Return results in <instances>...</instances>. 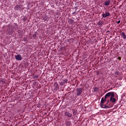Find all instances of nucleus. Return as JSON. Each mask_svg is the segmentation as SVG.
<instances>
[{"label":"nucleus","instance_id":"f257e3e1","mask_svg":"<svg viewBox=\"0 0 126 126\" xmlns=\"http://www.w3.org/2000/svg\"><path fill=\"white\" fill-rule=\"evenodd\" d=\"M114 96H115V94H113V93L109 92L105 94V100L107 99V97H111V102H112V103H115V102H116V99L115 98H114Z\"/></svg>","mask_w":126,"mask_h":126},{"label":"nucleus","instance_id":"f03ea898","mask_svg":"<svg viewBox=\"0 0 126 126\" xmlns=\"http://www.w3.org/2000/svg\"><path fill=\"white\" fill-rule=\"evenodd\" d=\"M77 95L78 96H79V95H80L81 93H82V88L77 89Z\"/></svg>","mask_w":126,"mask_h":126},{"label":"nucleus","instance_id":"7ed1b4c3","mask_svg":"<svg viewBox=\"0 0 126 126\" xmlns=\"http://www.w3.org/2000/svg\"><path fill=\"white\" fill-rule=\"evenodd\" d=\"M15 57L17 61H21L22 60V57H21V55H16L15 56Z\"/></svg>","mask_w":126,"mask_h":126},{"label":"nucleus","instance_id":"20e7f679","mask_svg":"<svg viewBox=\"0 0 126 126\" xmlns=\"http://www.w3.org/2000/svg\"><path fill=\"white\" fill-rule=\"evenodd\" d=\"M100 107L101 108H103V109H109V106H108L107 105H104V103H100Z\"/></svg>","mask_w":126,"mask_h":126},{"label":"nucleus","instance_id":"39448f33","mask_svg":"<svg viewBox=\"0 0 126 126\" xmlns=\"http://www.w3.org/2000/svg\"><path fill=\"white\" fill-rule=\"evenodd\" d=\"M110 15V13L105 12L104 14H103L102 16L104 18L107 17V16H109Z\"/></svg>","mask_w":126,"mask_h":126},{"label":"nucleus","instance_id":"423d86ee","mask_svg":"<svg viewBox=\"0 0 126 126\" xmlns=\"http://www.w3.org/2000/svg\"><path fill=\"white\" fill-rule=\"evenodd\" d=\"M121 36L123 39H126V35L125 34V32L121 33Z\"/></svg>","mask_w":126,"mask_h":126},{"label":"nucleus","instance_id":"0eeeda50","mask_svg":"<svg viewBox=\"0 0 126 126\" xmlns=\"http://www.w3.org/2000/svg\"><path fill=\"white\" fill-rule=\"evenodd\" d=\"M65 115L67 117H69L70 118V117H71L72 116V114L68 112H66L65 113Z\"/></svg>","mask_w":126,"mask_h":126},{"label":"nucleus","instance_id":"6e6552de","mask_svg":"<svg viewBox=\"0 0 126 126\" xmlns=\"http://www.w3.org/2000/svg\"><path fill=\"white\" fill-rule=\"evenodd\" d=\"M110 4V1H106L104 5H109Z\"/></svg>","mask_w":126,"mask_h":126},{"label":"nucleus","instance_id":"1a4fd4ad","mask_svg":"<svg viewBox=\"0 0 126 126\" xmlns=\"http://www.w3.org/2000/svg\"><path fill=\"white\" fill-rule=\"evenodd\" d=\"M104 99H105V97H104ZM105 101H106V99H104V98H102L101 99V103H104V102H105Z\"/></svg>","mask_w":126,"mask_h":126},{"label":"nucleus","instance_id":"9d476101","mask_svg":"<svg viewBox=\"0 0 126 126\" xmlns=\"http://www.w3.org/2000/svg\"><path fill=\"white\" fill-rule=\"evenodd\" d=\"M120 23H121V21H118L117 22V24H120Z\"/></svg>","mask_w":126,"mask_h":126},{"label":"nucleus","instance_id":"9b49d317","mask_svg":"<svg viewBox=\"0 0 126 126\" xmlns=\"http://www.w3.org/2000/svg\"><path fill=\"white\" fill-rule=\"evenodd\" d=\"M98 24H102V22L101 21L99 22Z\"/></svg>","mask_w":126,"mask_h":126},{"label":"nucleus","instance_id":"f8f14e48","mask_svg":"<svg viewBox=\"0 0 126 126\" xmlns=\"http://www.w3.org/2000/svg\"><path fill=\"white\" fill-rule=\"evenodd\" d=\"M107 105H108V103H107V104L104 105V106H108Z\"/></svg>","mask_w":126,"mask_h":126},{"label":"nucleus","instance_id":"ddd939ff","mask_svg":"<svg viewBox=\"0 0 126 126\" xmlns=\"http://www.w3.org/2000/svg\"><path fill=\"white\" fill-rule=\"evenodd\" d=\"M55 85H58V84H55Z\"/></svg>","mask_w":126,"mask_h":126}]
</instances>
